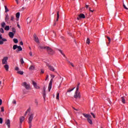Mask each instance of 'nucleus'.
<instances>
[{
	"mask_svg": "<svg viewBox=\"0 0 128 128\" xmlns=\"http://www.w3.org/2000/svg\"><path fill=\"white\" fill-rule=\"evenodd\" d=\"M80 83H78L76 88V90L74 94V98H76V100H78H78H80V92L79 91V88H80Z\"/></svg>",
	"mask_w": 128,
	"mask_h": 128,
	"instance_id": "1",
	"label": "nucleus"
},
{
	"mask_svg": "<svg viewBox=\"0 0 128 128\" xmlns=\"http://www.w3.org/2000/svg\"><path fill=\"white\" fill-rule=\"evenodd\" d=\"M50 76H51V78H52L50 80V82L48 84V92H50V90H52V80H54L53 78H54L55 76H54V75L51 74Z\"/></svg>",
	"mask_w": 128,
	"mask_h": 128,
	"instance_id": "2",
	"label": "nucleus"
},
{
	"mask_svg": "<svg viewBox=\"0 0 128 128\" xmlns=\"http://www.w3.org/2000/svg\"><path fill=\"white\" fill-rule=\"evenodd\" d=\"M46 50L47 52L48 53V54H50V56H52L53 54H54V52L50 46L47 47Z\"/></svg>",
	"mask_w": 128,
	"mask_h": 128,
	"instance_id": "3",
	"label": "nucleus"
},
{
	"mask_svg": "<svg viewBox=\"0 0 128 128\" xmlns=\"http://www.w3.org/2000/svg\"><path fill=\"white\" fill-rule=\"evenodd\" d=\"M4 42H8V40L4 38H2V35L0 34V44H4Z\"/></svg>",
	"mask_w": 128,
	"mask_h": 128,
	"instance_id": "4",
	"label": "nucleus"
},
{
	"mask_svg": "<svg viewBox=\"0 0 128 128\" xmlns=\"http://www.w3.org/2000/svg\"><path fill=\"white\" fill-rule=\"evenodd\" d=\"M34 40L36 44H40V40H38V37L36 36V34H34L33 36Z\"/></svg>",
	"mask_w": 128,
	"mask_h": 128,
	"instance_id": "5",
	"label": "nucleus"
},
{
	"mask_svg": "<svg viewBox=\"0 0 128 128\" xmlns=\"http://www.w3.org/2000/svg\"><path fill=\"white\" fill-rule=\"evenodd\" d=\"M46 66L48 67V68L50 72H54L56 70V69L52 66L50 65L49 64H46Z\"/></svg>",
	"mask_w": 128,
	"mask_h": 128,
	"instance_id": "6",
	"label": "nucleus"
},
{
	"mask_svg": "<svg viewBox=\"0 0 128 128\" xmlns=\"http://www.w3.org/2000/svg\"><path fill=\"white\" fill-rule=\"evenodd\" d=\"M29 118H28V122H32V120H34V114L31 113L30 114H28Z\"/></svg>",
	"mask_w": 128,
	"mask_h": 128,
	"instance_id": "7",
	"label": "nucleus"
},
{
	"mask_svg": "<svg viewBox=\"0 0 128 128\" xmlns=\"http://www.w3.org/2000/svg\"><path fill=\"white\" fill-rule=\"evenodd\" d=\"M8 58L7 56H5L2 60V64H8Z\"/></svg>",
	"mask_w": 128,
	"mask_h": 128,
	"instance_id": "8",
	"label": "nucleus"
},
{
	"mask_svg": "<svg viewBox=\"0 0 128 128\" xmlns=\"http://www.w3.org/2000/svg\"><path fill=\"white\" fill-rule=\"evenodd\" d=\"M82 18H86V16H84L83 14H80L77 17V20H82Z\"/></svg>",
	"mask_w": 128,
	"mask_h": 128,
	"instance_id": "9",
	"label": "nucleus"
},
{
	"mask_svg": "<svg viewBox=\"0 0 128 128\" xmlns=\"http://www.w3.org/2000/svg\"><path fill=\"white\" fill-rule=\"evenodd\" d=\"M22 86H24V88H26V90H29L30 86V84H28L26 82H24L22 84Z\"/></svg>",
	"mask_w": 128,
	"mask_h": 128,
	"instance_id": "10",
	"label": "nucleus"
},
{
	"mask_svg": "<svg viewBox=\"0 0 128 128\" xmlns=\"http://www.w3.org/2000/svg\"><path fill=\"white\" fill-rule=\"evenodd\" d=\"M32 84L35 88H36L37 90H40V86H38V84H36V82L32 80Z\"/></svg>",
	"mask_w": 128,
	"mask_h": 128,
	"instance_id": "11",
	"label": "nucleus"
},
{
	"mask_svg": "<svg viewBox=\"0 0 128 128\" xmlns=\"http://www.w3.org/2000/svg\"><path fill=\"white\" fill-rule=\"evenodd\" d=\"M83 114L84 116V118H87V120L88 118H92V116H90V114Z\"/></svg>",
	"mask_w": 128,
	"mask_h": 128,
	"instance_id": "12",
	"label": "nucleus"
},
{
	"mask_svg": "<svg viewBox=\"0 0 128 128\" xmlns=\"http://www.w3.org/2000/svg\"><path fill=\"white\" fill-rule=\"evenodd\" d=\"M6 124L8 126V128H10V120H8L6 122Z\"/></svg>",
	"mask_w": 128,
	"mask_h": 128,
	"instance_id": "13",
	"label": "nucleus"
},
{
	"mask_svg": "<svg viewBox=\"0 0 128 128\" xmlns=\"http://www.w3.org/2000/svg\"><path fill=\"white\" fill-rule=\"evenodd\" d=\"M20 126H22V122H24V116L20 117Z\"/></svg>",
	"mask_w": 128,
	"mask_h": 128,
	"instance_id": "14",
	"label": "nucleus"
},
{
	"mask_svg": "<svg viewBox=\"0 0 128 128\" xmlns=\"http://www.w3.org/2000/svg\"><path fill=\"white\" fill-rule=\"evenodd\" d=\"M4 68L6 70V72H8V68H10V66H8V64H6L4 66Z\"/></svg>",
	"mask_w": 128,
	"mask_h": 128,
	"instance_id": "15",
	"label": "nucleus"
},
{
	"mask_svg": "<svg viewBox=\"0 0 128 128\" xmlns=\"http://www.w3.org/2000/svg\"><path fill=\"white\" fill-rule=\"evenodd\" d=\"M121 100L122 104H126V97L124 96L121 97Z\"/></svg>",
	"mask_w": 128,
	"mask_h": 128,
	"instance_id": "16",
	"label": "nucleus"
},
{
	"mask_svg": "<svg viewBox=\"0 0 128 128\" xmlns=\"http://www.w3.org/2000/svg\"><path fill=\"white\" fill-rule=\"evenodd\" d=\"M36 68V67L34 66L31 65L30 67L29 68L30 70H34Z\"/></svg>",
	"mask_w": 128,
	"mask_h": 128,
	"instance_id": "17",
	"label": "nucleus"
},
{
	"mask_svg": "<svg viewBox=\"0 0 128 128\" xmlns=\"http://www.w3.org/2000/svg\"><path fill=\"white\" fill-rule=\"evenodd\" d=\"M8 36L11 38H12L14 36V32H9Z\"/></svg>",
	"mask_w": 128,
	"mask_h": 128,
	"instance_id": "18",
	"label": "nucleus"
},
{
	"mask_svg": "<svg viewBox=\"0 0 128 128\" xmlns=\"http://www.w3.org/2000/svg\"><path fill=\"white\" fill-rule=\"evenodd\" d=\"M28 112H30V108H28L25 114H24V116H26Z\"/></svg>",
	"mask_w": 128,
	"mask_h": 128,
	"instance_id": "19",
	"label": "nucleus"
},
{
	"mask_svg": "<svg viewBox=\"0 0 128 128\" xmlns=\"http://www.w3.org/2000/svg\"><path fill=\"white\" fill-rule=\"evenodd\" d=\"M87 120L90 124H92V119H90V118L87 119Z\"/></svg>",
	"mask_w": 128,
	"mask_h": 128,
	"instance_id": "20",
	"label": "nucleus"
},
{
	"mask_svg": "<svg viewBox=\"0 0 128 128\" xmlns=\"http://www.w3.org/2000/svg\"><path fill=\"white\" fill-rule=\"evenodd\" d=\"M17 48H18L17 50L18 52H22V46H18Z\"/></svg>",
	"mask_w": 128,
	"mask_h": 128,
	"instance_id": "21",
	"label": "nucleus"
},
{
	"mask_svg": "<svg viewBox=\"0 0 128 128\" xmlns=\"http://www.w3.org/2000/svg\"><path fill=\"white\" fill-rule=\"evenodd\" d=\"M58 18H60V12H57V18H56V22L58 21Z\"/></svg>",
	"mask_w": 128,
	"mask_h": 128,
	"instance_id": "22",
	"label": "nucleus"
},
{
	"mask_svg": "<svg viewBox=\"0 0 128 128\" xmlns=\"http://www.w3.org/2000/svg\"><path fill=\"white\" fill-rule=\"evenodd\" d=\"M1 26L2 28H4V26H6V22H2V24H1Z\"/></svg>",
	"mask_w": 128,
	"mask_h": 128,
	"instance_id": "23",
	"label": "nucleus"
},
{
	"mask_svg": "<svg viewBox=\"0 0 128 128\" xmlns=\"http://www.w3.org/2000/svg\"><path fill=\"white\" fill-rule=\"evenodd\" d=\"M8 18H10V16H8V14H6L5 18V21L8 22Z\"/></svg>",
	"mask_w": 128,
	"mask_h": 128,
	"instance_id": "24",
	"label": "nucleus"
},
{
	"mask_svg": "<svg viewBox=\"0 0 128 128\" xmlns=\"http://www.w3.org/2000/svg\"><path fill=\"white\" fill-rule=\"evenodd\" d=\"M58 50L60 52L61 54L63 55V56H64V58H66V55L64 54V52H62V50L58 49Z\"/></svg>",
	"mask_w": 128,
	"mask_h": 128,
	"instance_id": "25",
	"label": "nucleus"
},
{
	"mask_svg": "<svg viewBox=\"0 0 128 128\" xmlns=\"http://www.w3.org/2000/svg\"><path fill=\"white\" fill-rule=\"evenodd\" d=\"M74 88H76V87H74L73 88L70 89V88H68L67 92H72V90H74Z\"/></svg>",
	"mask_w": 128,
	"mask_h": 128,
	"instance_id": "26",
	"label": "nucleus"
},
{
	"mask_svg": "<svg viewBox=\"0 0 128 128\" xmlns=\"http://www.w3.org/2000/svg\"><path fill=\"white\" fill-rule=\"evenodd\" d=\"M31 22H32V19H30V18H27V23L28 24H30Z\"/></svg>",
	"mask_w": 128,
	"mask_h": 128,
	"instance_id": "27",
	"label": "nucleus"
},
{
	"mask_svg": "<svg viewBox=\"0 0 128 128\" xmlns=\"http://www.w3.org/2000/svg\"><path fill=\"white\" fill-rule=\"evenodd\" d=\"M86 43L88 44H90V38H88L86 41Z\"/></svg>",
	"mask_w": 128,
	"mask_h": 128,
	"instance_id": "28",
	"label": "nucleus"
},
{
	"mask_svg": "<svg viewBox=\"0 0 128 128\" xmlns=\"http://www.w3.org/2000/svg\"><path fill=\"white\" fill-rule=\"evenodd\" d=\"M48 46H40V50H46Z\"/></svg>",
	"mask_w": 128,
	"mask_h": 128,
	"instance_id": "29",
	"label": "nucleus"
},
{
	"mask_svg": "<svg viewBox=\"0 0 128 128\" xmlns=\"http://www.w3.org/2000/svg\"><path fill=\"white\" fill-rule=\"evenodd\" d=\"M10 20H11L12 22H14V16H12H12H10Z\"/></svg>",
	"mask_w": 128,
	"mask_h": 128,
	"instance_id": "30",
	"label": "nucleus"
},
{
	"mask_svg": "<svg viewBox=\"0 0 128 128\" xmlns=\"http://www.w3.org/2000/svg\"><path fill=\"white\" fill-rule=\"evenodd\" d=\"M20 12H17L16 14V18H20Z\"/></svg>",
	"mask_w": 128,
	"mask_h": 128,
	"instance_id": "31",
	"label": "nucleus"
},
{
	"mask_svg": "<svg viewBox=\"0 0 128 128\" xmlns=\"http://www.w3.org/2000/svg\"><path fill=\"white\" fill-rule=\"evenodd\" d=\"M13 41L14 42V44H18V40L17 38H14L13 40Z\"/></svg>",
	"mask_w": 128,
	"mask_h": 128,
	"instance_id": "32",
	"label": "nucleus"
},
{
	"mask_svg": "<svg viewBox=\"0 0 128 128\" xmlns=\"http://www.w3.org/2000/svg\"><path fill=\"white\" fill-rule=\"evenodd\" d=\"M5 30H10V26H6L5 28H4Z\"/></svg>",
	"mask_w": 128,
	"mask_h": 128,
	"instance_id": "33",
	"label": "nucleus"
},
{
	"mask_svg": "<svg viewBox=\"0 0 128 128\" xmlns=\"http://www.w3.org/2000/svg\"><path fill=\"white\" fill-rule=\"evenodd\" d=\"M56 98L57 100H60V93H58V92L56 93Z\"/></svg>",
	"mask_w": 128,
	"mask_h": 128,
	"instance_id": "34",
	"label": "nucleus"
},
{
	"mask_svg": "<svg viewBox=\"0 0 128 128\" xmlns=\"http://www.w3.org/2000/svg\"><path fill=\"white\" fill-rule=\"evenodd\" d=\"M17 74H21V75H22V74H24V72H22V71H18V72H17Z\"/></svg>",
	"mask_w": 128,
	"mask_h": 128,
	"instance_id": "35",
	"label": "nucleus"
},
{
	"mask_svg": "<svg viewBox=\"0 0 128 128\" xmlns=\"http://www.w3.org/2000/svg\"><path fill=\"white\" fill-rule=\"evenodd\" d=\"M20 62L22 64H24V58H22L20 59Z\"/></svg>",
	"mask_w": 128,
	"mask_h": 128,
	"instance_id": "36",
	"label": "nucleus"
},
{
	"mask_svg": "<svg viewBox=\"0 0 128 128\" xmlns=\"http://www.w3.org/2000/svg\"><path fill=\"white\" fill-rule=\"evenodd\" d=\"M18 45H14L13 50H16V48H18Z\"/></svg>",
	"mask_w": 128,
	"mask_h": 128,
	"instance_id": "37",
	"label": "nucleus"
},
{
	"mask_svg": "<svg viewBox=\"0 0 128 128\" xmlns=\"http://www.w3.org/2000/svg\"><path fill=\"white\" fill-rule=\"evenodd\" d=\"M4 8H5V12H9V10L8 8V7H6V6H4Z\"/></svg>",
	"mask_w": 128,
	"mask_h": 128,
	"instance_id": "38",
	"label": "nucleus"
},
{
	"mask_svg": "<svg viewBox=\"0 0 128 128\" xmlns=\"http://www.w3.org/2000/svg\"><path fill=\"white\" fill-rule=\"evenodd\" d=\"M34 102H35L36 106H38V100L36 99L34 100Z\"/></svg>",
	"mask_w": 128,
	"mask_h": 128,
	"instance_id": "39",
	"label": "nucleus"
},
{
	"mask_svg": "<svg viewBox=\"0 0 128 128\" xmlns=\"http://www.w3.org/2000/svg\"><path fill=\"white\" fill-rule=\"evenodd\" d=\"M28 124H29V128H31L32 126V122H28Z\"/></svg>",
	"mask_w": 128,
	"mask_h": 128,
	"instance_id": "40",
	"label": "nucleus"
},
{
	"mask_svg": "<svg viewBox=\"0 0 128 128\" xmlns=\"http://www.w3.org/2000/svg\"><path fill=\"white\" fill-rule=\"evenodd\" d=\"M1 112H4V106L1 107Z\"/></svg>",
	"mask_w": 128,
	"mask_h": 128,
	"instance_id": "41",
	"label": "nucleus"
},
{
	"mask_svg": "<svg viewBox=\"0 0 128 128\" xmlns=\"http://www.w3.org/2000/svg\"><path fill=\"white\" fill-rule=\"evenodd\" d=\"M90 114H91L93 118H96V115H94V114L93 112H91Z\"/></svg>",
	"mask_w": 128,
	"mask_h": 128,
	"instance_id": "42",
	"label": "nucleus"
},
{
	"mask_svg": "<svg viewBox=\"0 0 128 128\" xmlns=\"http://www.w3.org/2000/svg\"><path fill=\"white\" fill-rule=\"evenodd\" d=\"M46 93H43V98H44V100H46Z\"/></svg>",
	"mask_w": 128,
	"mask_h": 128,
	"instance_id": "43",
	"label": "nucleus"
},
{
	"mask_svg": "<svg viewBox=\"0 0 128 128\" xmlns=\"http://www.w3.org/2000/svg\"><path fill=\"white\" fill-rule=\"evenodd\" d=\"M108 42H109V44H110V38L108 37V36H106Z\"/></svg>",
	"mask_w": 128,
	"mask_h": 128,
	"instance_id": "44",
	"label": "nucleus"
},
{
	"mask_svg": "<svg viewBox=\"0 0 128 128\" xmlns=\"http://www.w3.org/2000/svg\"><path fill=\"white\" fill-rule=\"evenodd\" d=\"M12 32H16V28H12Z\"/></svg>",
	"mask_w": 128,
	"mask_h": 128,
	"instance_id": "45",
	"label": "nucleus"
},
{
	"mask_svg": "<svg viewBox=\"0 0 128 128\" xmlns=\"http://www.w3.org/2000/svg\"><path fill=\"white\" fill-rule=\"evenodd\" d=\"M123 6H124V8H125V10H128V8H126V5L124 4H123Z\"/></svg>",
	"mask_w": 128,
	"mask_h": 128,
	"instance_id": "46",
	"label": "nucleus"
},
{
	"mask_svg": "<svg viewBox=\"0 0 128 128\" xmlns=\"http://www.w3.org/2000/svg\"><path fill=\"white\" fill-rule=\"evenodd\" d=\"M4 28H0V32H4Z\"/></svg>",
	"mask_w": 128,
	"mask_h": 128,
	"instance_id": "47",
	"label": "nucleus"
},
{
	"mask_svg": "<svg viewBox=\"0 0 128 128\" xmlns=\"http://www.w3.org/2000/svg\"><path fill=\"white\" fill-rule=\"evenodd\" d=\"M43 94H46V88H43Z\"/></svg>",
	"mask_w": 128,
	"mask_h": 128,
	"instance_id": "48",
	"label": "nucleus"
},
{
	"mask_svg": "<svg viewBox=\"0 0 128 128\" xmlns=\"http://www.w3.org/2000/svg\"><path fill=\"white\" fill-rule=\"evenodd\" d=\"M0 124H2V118H0Z\"/></svg>",
	"mask_w": 128,
	"mask_h": 128,
	"instance_id": "49",
	"label": "nucleus"
},
{
	"mask_svg": "<svg viewBox=\"0 0 128 128\" xmlns=\"http://www.w3.org/2000/svg\"><path fill=\"white\" fill-rule=\"evenodd\" d=\"M89 10L91 12H94V10H92V8H89Z\"/></svg>",
	"mask_w": 128,
	"mask_h": 128,
	"instance_id": "50",
	"label": "nucleus"
},
{
	"mask_svg": "<svg viewBox=\"0 0 128 128\" xmlns=\"http://www.w3.org/2000/svg\"><path fill=\"white\" fill-rule=\"evenodd\" d=\"M2 100L0 99V106H2Z\"/></svg>",
	"mask_w": 128,
	"mask_h": 128,
	"instance_id": "51",
	"label": "nucleus"
},
{
	"mask_svg": "<svg viewBox=\"0 0 128 128\" xmlns=\"http://www.w3.org/2000/svg\"><path fill=\"white\" fill-rule=\"evenodd\" d=\"M29 54L30 56H32V52H30Z\"/></svg>",
	"mask_w": 128,
	"mask_h": 128,
	"instance_id": "52",
	"label": "nucleus"
},
{
	"mask_svg": "<svg viewBox=\"0 0 128 128\" xmlns=\"http://www.w3.org/2000/svg\"><path fill=\"white\" fill-rule=\"evenodd\" d=\"M44 71L43 70H41L40 74H44Z\"/></svg>",
	"mask_w": 128,
	"mask_h": 128,
	"instance_id": "53",
	"label": "nucleus"
},
{
	"mask_svg": "<svg viewBox=\"0 0 128 128\" xmlns=\"http://www.w3.org/2000/svg\"><path fill=\"white\" fill-rule=\"evenodd\" d=\"M20 46H24V42H22V41H21L20 42Z\"/></svg>",
	"mask_w": 128,
	"mask_h": 128,
	"instance_id": "54",
	"label": "nucleus"
},
{
	"mask_svg": "<svg viewBox=\"0 0 128 128\" xmlns=\"http://www.w3.org/2000/svg\"><path fill=\"white\" fill-rule=\"evenodd\" d=\"M48 78V75H46V78L45 79V80H47Z\"/></svg>",
	"mask_w": 128,
	"mask_h": 128,
	"instance_id": "55",
	"label": "nucleus"
},
{
	"mask_svg": "<svg viewBox=\"0 0 128 128\" xmlns=\"http://www.w3.org/2000/svg\"><path fill=\"white\" fill-rule=\"evenodd\" d=\"M70 66H72V68H74V64L72 63H70Z\"/></svg>",
	"mask_w": 128,
	"mask_h": 128,
	"instance_id": "56",
	"label": "nucleus"
},
{
	"mask_svg": "<svg viewBox=\"0 0 128 128\" xmlns=\"http://www.w3.org/2000/svg\"><path fill=\"white\" fill-rule=\"evenodd\" d=\"M15 70H20V68H18V67H16Z\"/></svg>",
	"mask_w": 128,
	"mask_h": 128,
	"instance_id": "57",
	"label": "nucleus"
},
{
	"mask_svg": "<svg viewBox=\"0 0 128 128\" xmlns=\"http://www.w3.org/2000/svg\"><path fill=\"white\" fill-rule=\"evenodd\" d=\"M13 104H16V100H14L13 101Z\"/></svg>",
	"mask_w": 128,
	"mask_h": 128,
	"instance_id": "58",
	"label": "nucleus"
},
{
	"mask_svg": "<svg viewBox=\"0 0 128 128\" xmlns=\"http://www.w3.org/2000/svg\"><path fill=\"white\" fill-rule=\"evenodd\" d=\"M17 4H18V0H15Z\"/></svg>",
	"mask_w": 128,
	"mask_h": 128,
	"instance_id": "59",
	"label": "nucleus"
},
{
	"mask_svg": "<svg viewBox=\"0 0 128 128\" xmlns=\"http://www.w3.org/2000/svg\"><path fill=\"white\" fill-rule=\"evenodd\" d=\"M17 26H18L19 28H20V24H17Z\"/></svg>",
	"mask_w": 128,
	"mask_h": 128,
	"instance_id": "60",
	"label": "nucleus"
},
{
	"mask_svg": "<svg viewBox=\"0 0 128 128\" xmlns=\"http://www.w3.org/2000/svg\"><path fill=\"white\" fill-rule=\"evenodd\" d=\"M68 36H72V33H68Z\"/></svg>",
	"mask_w": 128,
	"mask_h": 128,
	"instance_id": "61",
	"label": "nucleus"
},
{
	"mask_svg": "<svg viewBox=\"0 0 128 128\" xmlns=\"http://www.w3.org/2000/svg\"><path fill=\"white\" fill-rule=\"evenodd\" d=\"M61 38H62V40H64V36H62Z\"/></svg>",
	"mask_w": 128,
	"mask_h": 128,
	"instance_id": "62",
	"label": "nucleus"
},
{
	"mask_svg": "<svg viewBox=\"0 0 128 128\" xmlns=\"http://www.w3.org/2000/svg\"><path fill=\"white\" fill-rule=\"evenodd\" d=\"M74 42L75 44H76V40H74Z\"/></svg>",
	"mask_w": 128,
	"mask_h": 128,
	"instance_id": "63",
	"label": "nucleus"
},
{
	"mask_svg": "<svg viewBox=\"0 0 128 128\" xmlns=\"http://www.w3.org/2000/svg\"><path fill=\"white\" fill-rule=\"evenodd\" d=\"M86 8H88V5H86Z\"/></svg>",
	"mask_w": 128,
	"mask_h": 128,
	"instance_id": "64",
	"label": "nucleus"
}]
</instances>
